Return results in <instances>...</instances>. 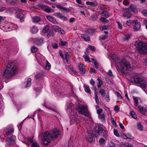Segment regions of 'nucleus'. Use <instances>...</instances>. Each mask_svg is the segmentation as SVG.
<instances>
[{
  "instance_id": "1",
  "label": "nucleus",
  "mask_w": 147,
  "mask_h": 147,
  "mask_svg": "<svg viewBox=\"0 0 147 147\" xmlns=\"http://www.w3.org/2000/svg\"><path fill=\"white\" fill-rule=\"evenodd\" d=\"M59 135V131L57 129H55L50 131H46L42 133L41 138L43 143L47 145L52 140L56 139Z\"/></svg>"
},
{
  "instance_id": "2",
  "label": "nucleus",
  "mask_w": 147,
  "mask_h": 147,
  "mask_svg": "<svg viewBox=\"0 0 147 147\" xmlns=\"http://www.w3.org/2000/svg\"><path fill=\"white\" fill-rule=\"evenodd\" d=\"M131 81L135 84L142 88L147 89V80L138 75H134L131 79Z\"/></svg>"
},
{
  "instance_id": "3",
  "label": "nucleus",
  "mask_w": 147,
  "mask_h": 147,
  "mask_svg": "<svg viewBox=\"0 0 147 147\" xmlns=\"http://www.w3.org/2000/svg\"><path fill=\"white\" fill-rule=\"evenodd\" d=\"M115 63L117 68L122 71H124L131 68L129 63L125 59H119L117 58Z\"/></svg>"
},
{
  "instance_id": "4",
  "label": "nucleus",
  "mask_w": 147,
  "mask_h": 147,
  "mask_svg": "<svg viewBox=\"0 0 147 147\" xmlns=\"http://www.w3.org/2000/svg\"><path fill=\"white\" fill-rule=\"evenodd\" d=\"M17 70L16 66L12 63H9L3 73V76L7 78H9L16 73Z\"/></svg>"
},
{
  "instance_id": "5",
  "label": "nucleus",
  "mask_w": 147,
  "mask_h": 147,
  "mask_svg": "<svg viewBox=\"0 0 147 147\" xmlns=\"http://www.w3.org/2000/svg\"><path fill=\"white\" fill-rule=\"evenodd\" d=\"M135 46L140 54H144L147 53V43H142L140 41H138L135 42Z\"/></svg>"
},
{
  "instance_id": "6",
  "label": "nucleus",
  "mask_w": 147,
  "mask_h": 147,
  "mask_svg": "<svg viewBox=\"0 0 147 147\" xmlns=\"http://www.w3.org/2000/svg\"><path fill=\"white\" fill-rule=\"evenodd\" d=\"M74 109L72 104L70 103L67 106L66 109L67 113L71 116V123L75 122L76 121V119H77L76 114L74 112Z\"/></svg>"
},
{
  "instance_id": "7",
  "label": "nucleus",
  "mask_w": 147,
  "mask_h": 147,
  "mask_svg": "<svg viewBox=\"0 0 147 147\" xmlns=\"http://www.w3.org/2000/svg\"><path fill=\"white\" fill-rule=\"evenodd\" d=\"M77 111L80 114H83L86 117H89V115L88 113L87 106L86 105L80 106L77 109Z\"/></svg>"
},
{
  "instance_id": "8",
  "label": "nucleus",
  "mask_w": 147,
  "mask_h": 147,
  "mask_svg": "<svg viewBox=\"0 0 147 147\" xmlns=\"http://www.w3.org/2000/svg\"><path fill=\"white\" fill-rule=\"evenodd\" d=\"M106 134V131L102 128H98L97 131L94 133V135L95 137H98L99 136H105Z\"/></svg>"
},
{
  "instance_id": "9",
  "label": "nucleus",
  "mask_w": 147,
  "mask_h": 147,
  "mask_svg": "<svg viewBox=\"0 0 147 147\" xmlns=\"http://www.w3.org/2000/svg\"><path fill=\"white\" fill-rule=\"evenodd\" d=\"M16 25L15 24L11 23H9L5 26H3V28H3V29L4 30H5L6 31H9L10 30H8V29L9 28L16 29Z\"/></svg>"
},
{
  "instance_id": "10",
  "label": "nucleus",
  "mask_w": 147,
  "mask_h": 147,
  "mask_svg": "<svg viewBox=\"0 0 147 147\" xmlns=\"http://www.w3.org/2000/svg\"><path fill=\"white\" fill-rule=\"evenodd\" d=\"M123 17L127 19H129L131 17V14L129 9L128 8H126L123 9Z\"/></svg>"
},
{
  "instance_id": "11",
  "label": "nucleus",
  "mask_w": 147,
  "mask_h": 147,
  "mask_svg": "<svg viewBox=\"0 0 147 147\" xmlns=\"http://www.w3.org/2000/svg\"><path fill=\"white\" fill-rule=\"evenodd\" d=\"M16 140V136H13L10 138H7L5 142L8 144H14L15 143Z\"/></svg>"
},
{
  "instance_id": "12",
  "label": "nucleus",
  "mask_w": 147,
  "mask_h": 147,
  "mask_svg": "<svg viewBox=\"0 0 147 147\" xmlns=\"http://www.w3.org/2000/svg\"><path fill=\"white\" fill-rule=\"evenodd\" d=\"M52 29L55 32H60L62 34H64L65 33V31L63 29L55 25L53 26Z\"/></svg>"
},
{
  "instance_id": "13",
  "label": "nucleus",
  "mask_w": 147,
  "mask_h": 147,
  "mask_svg": "<svg viewBox=\"0 0 147 147\" xmlns=\"http://www.w3.org/2000/svg\"><path fill=\"white\" fill-rule=\"evenodd\" d=\"M24 11L21 9H19L17 13L16 18L22 20L24 18V15L23 14Z\"/></svg>"
},
{
  "instance_id": "14",
  "label": "nucleus",
  "mask_w": 147,
  "mask_h": 147,
  "mask_svg": "<svg viewBox=\"0 0 147 147\" xmlns=\"http://www.w3.org/2000/svg\"><path fill=\"white\" fill-rule=\"evenodd\" d=\"M133 28L135 31L138 30L140 28V23L137 21H135L133 26Z\"/></svg>"
},
{
  "instance_id": "15",
  "label": "nucleus",
  "mask_w": 147,
  "mask_h": 147,
  "mask_svg": "<svg viewBox=\"0 0 147 147\" xmlns=\"http://www.w3.org/2000/svg\"><path fill=\"white\" fill-rule=\"evenodd\" d=\"M86 139L90 142H94L95 141V139L94 137L92 136L91 133L89 134L86 137Z\"/></svg>"
},
{
  "instance_id": "16",
  "label": "nucleus",
  "mask_w": 147,
  "mask_h": 147,
  "mask_svg": "<svg viewBox=\"0 0 147 147\" xmlns=\"http://www.w3.org/2000/svg\"><path fill=\"white\" fill-rule=\"evenodd\" d=\"M34 41L35 43L38 45H41L44 43L43 39L40 38L35 39Z\"/></svg>"
},
{
  "instance_id": "17",
  "label": "nucleus",
  "mask_w": 147,
  "mask_h": 147,
  "mask_svg": "<svg viewBox=\"0 0 147 147\" xmlns=\"http://www.w3.org/2000/svg\"><path fill=\"white\" fill-rule=\"evenodd\" d=\"M56 14L57 17L61 20L64 21L66 20L67 19L66 17L64 16L62 13H60L57 12Z\"/></svg>"
},
{
  "instance_id": "18",
  "label": "nucleus",
  "mask_w": 147,
  "mask_h": 147,
  "mask_svg": "<svg viewBox=\"0 0 147 147\" xmlns=\"http://www.w3.org/2000/svg\"><path fill=\"white\" fill-rule=\"evenodd\" d=\"M138 108L139 111L142 114L144 115L147 112V107L144 108L140 106H139Z\"/></svg>"
},
{
  "instance_id": "19",
  "label": "nucleus",
  "mask_w": 147,
  "mask_h": 147,
  "mask_svg": "<svg viewBox=\"0 0 147 147\" xmlns=\"http://www.w3.org/2000/svg\"><path fill=\"white\" fill-rule=\"evenodd\" d=\"M47 18L49 21L54 24H57V22L54 17L52 16H47Z\"/></svg>"
},
{
  "instance_id": "20",
  "label": "nucleus",
  "mask_w": 147,
  "mask_h": 147,
  "mask_svg": "<svg viewBox=\"0 0 147 147\" xmlns=\"http://www.w3.org/2000/svg\"><path fill=\"white\" fill-rule=\"evenodd\" d=\"M43 65L45 66V69L47 70L49 69L51 67V64L47 60L45 61Z\"/></svg>"
},
{
  "instance_id": "21",
  "label": "nucleus",
  "mask_w": 147,
  "mask_h": 147,
  "mask_svg": "<svg viewBox=\"0 0 147 147\" xmlns=\"http://www.w3.org/2000/svg\"><path fill=\"white\" fill-rule=\"evenodd\" d=\"M130 8L132 12L135 13H137V10L136 8V7L135 5L133 4L131 5L130 6Z\"/></svg>"
},
{
  "instance_id": "22",
  "label": "nucleus",
  "mask_w": 147,
  "mask_h": 147,
  "mask_svg": "<svg viewBox=\"0 0 147 147\" xmlns=\"http://www.w3.org/2000/svg\"><path fill=\"white\" fill-rule=\"evenodd\" d=\"M79 69L82 73L84 74L85 72V67L83 64H80L79 65Z\"/></svg>"
},
{
  "instance_id": "23",
  "label": "nucleus",
  "mask_w": 147,
  "mask_h": 147,
  "mask_svg": "<svg viewBox=\"0 0 147 147\" xmlns=\"http://www.w3.org/2000/svg\"><path fill=\"white\" fill-rule=\"evenodd\" d=\"M13 130L12 128H7L5 130V134L7 136H8L13 133Z\"/></svg>"
},
{
  "instance_id": "24",
  "label": "nucleus",
  "mask_w": 147,
  "mask_h": 147,
  "mask_svg": "<svg viewBox=\"0 0 147 147\" xmlns=\"http://www.w3.org/2000/svg\"><path fill=\"white\" fill-rule=\"evenodd\" d=\"M81 37L85 41L90 40V37L88 36L87 35L85 34H82L81 35Z\"/></svg>"
},
{
  "instance_id": "25",
  "label": "nucleus",
  "mask_w": 147,
  "mask_h": 147,
  "mask_svg": "<svg viewBox=\"0 0 147 147\" xmlns=\"http://www.w3.org/2000/svg\"><path fill=\"white\" fill-rule=\"evenodd\" d=\"M85 92L89 94H91V90L89 86L87 85H84V86Z\"/></svg>"
},
{
  "instance_id": "26",
  "label": "nucleus",
  "mask_w": 147,
  "mask_h": 147,
  "mask_svg": "<svg viewBox=\"0 0 147 147\" xmlns=\"http://www.w3.org/2000/svg\"><path fill=\"white\" fill-rule=\"evenodd\" d=\"M86 4L87 5H90L92 7H96L97 5V4L96 2H92L90 1H87Z\"/></svg>"
},
{
  "instance_id": "27",
  "label": "nucleus",
  "mask_w": 147,
  "mask_h": 147,
  "mask_svg": "<svg viewBox=\"0 0 147 147\" xmlns=\"http://www.w3.org/2000/svg\"><path fill=\"white\" fill-rule=\"evenodd\" d=\"M33 20L34 23H38L41 21V19L39 17L34 16L33 18Z\"/></svg>"
},
{
  "instance_id": "28",
  "label": "nucleus",
  "mask_w": 147,
  "mask_h": 147,
  "mask_svg": "<svg viewBox=\"0 0 147 147\" xmlns=\"http://www.w3.org/2000/svg\"><path fill=\"white\" fill-rule=\"evenodd\" d=\"M130 37V35L128 33H126L124 34L123 37V40H128Z\"/></svg>"
},
{
  "instance_id": "29",
  "label": "nucleus",
  "mask_w": 147,
  "mask_h": 147,
  "mask_svg": "<svg viewBox=\"0 0 147 147\" xmlns=\"http://www.w3.org/2000/svg\"><path fill=\"white\" fill-rule=\"evenodd\" d=\"M66 69H67L69 72L71 71L74 72V74L77 73L76 71L74 70L73 67H72V66L71 65H70L69 66L67 67H66Z\"/></svg>"
},
{
  "instance_id": "30",
  "label": "nucleus",
  "mask_w": 147,
  "mask_h": 147,
  "mask_svg": "<svg viewBox=\"0 0 147 147\" xmlns=\"http://www.w3.org/2000/svg\"><path fill=\"white\" fill-rule=\"evenodd\" d=\"M38 31V29L37 27L33 26L31 29V32L33 33H36Z\"/></svg>"
},
{
  "instance_id": "31",
  "label": "nucleus",
  "mask_w": 147,
  "mask_h": 147,
  "mask_svg": "<svg viewBox=\"0 0 147 147\" xmlns=\"http://www.w3.org/2000/svg\"><path fill=\"white\" fill-rule=\"evenodd\" d=\"M138 129L140 131H142L143 129V127L142 125L140 122L138 123L137 125Z\"/></svg>"
},
{
  "instance_id": "32",
  "label": "nucleus",
  "mask_w": 147,
  "mask_h": 147,
  "mask_svg": "<svg viewBox=\"0 0 147 147\" xmlns=\"http://www.w3.org/2000/svg\"><path fill=\"white\" fill-rule=\"evenodd\" d=\"M49 29V26H46L45 28L42 29V32L44 33L47 32Z\"/></svg>"
},
{
  "instance_id": "33",
  "label": "nucleus",
  "mask_w": 147,
  "mask_h": 147,
  "mask_svg": "<svg viewBox=\"0 0 147 147\" xmlns=\"http://www.w3.org/2000/svg\"><path fill=\"white\" fill-rule=\"evenodd\" d=\"M96 31V30L94 29H88L86 31V32L89 34H92L94 33Z\"/></svg>"
},
{
  "instance_id": "34",
  "label": "nucleus",
  "mask_w": 147,
  "mask_h": 147,
  "mask_svg": "<svg viewBox=\"0 0 147 147\" xmlns=\"http://www.w3.org/2000/svg\"><path fill=\"white\" fill-rule=\"evenodd\" d=\"M134 22L135 21H133L129 20L128 21H127L126 23L127 25L129 26H130L131 25L133 26V25L134 24Z\"/></svg>"
},
{
  "instance_id": "35",
  "label": "nucleus",
  "mask_w": 147,
  "mask_h": 147,
  "mask_svg": "<svg viewBox=\"0 0 147 147\" xmlns=\"http://www.w3.org/2000/svg\"><path fill=\"white\" fill-rule=\"evenodd\" d=\"M130 115L132 117L136 119L137 118L136 114L133 111H131L130 113Z\"/></svg>"
},
{
  "instance_id": "36",
  "label": "nucleus",
  "mask_w": 147,
  "mask_h": 147,
  "mask_svg": "<svg viewBox=\"0 0 147 147\" xmlns=\"http://www.w3.org/2000/svg\"><path fill=\"white\" fill-rule=\"evenodd\" d=\"M102 15L104 17L107 18L109 16V12L107 11H103L102 13Z\"/></svg>"
},
{
  "instance_id": "37",
  "label": "nucleus",
  "mask_w": 147,
  "mask_h": 147,
  "mask_svg": "<svg viewBox=\"0 0 147 147\" xmlns=\"http://www.w3.org/2000/svg\"><path fill=\"white\" fill-rule=\"evenodd\" d=\"M64 56L65 57H64V58H65V59L66 60V61L68 62L69 59V55L67 53H65Z\"/></svg>"
},
{
  "instance_id": "38",
  "label": "nucleus",
  "mask_w": 147,
  "mask_h": 147,
  "mask_svg": "<svg viewBox=\"0 0 147 147\" xmlns=\"http://www.w3.org/2000/svg\"><path fill=\"white\" fill-rule=\"evenodd\" d=\"M99 93L101 95L104 97L105 96L106 94V93L105 90L104 89H101L99 92Z\"/></svg>"
},
{
  "instance_id": "39",
  "label": "nucleus",
  "mask_w": 147,
  "mask_h": 147,
  "mask_svg": "<svg viewBox=\"0 0 147 147\" xmlns=\"http://www.w3.org/2000/svg\"><path fill=\"white\" fill-rule=\"evenodd\" d=\"M97 80L98 81V83L97 84V86L98 87L100 88L102 84V81L99 78H98Z\"/></svg>"
},
{
  "instance_id": "40",
  "label": "nucleus",
  "mask_w": 147,
  "mask_h": 147,
  "mask_svg": "<svg viewBox=\"0 0 147 147\" xmlns=\"http://www.w3.org/2000/svg\"><path fill=\"white\" fill-rule=\"evenodd\" d=\"M31 79L30 78L28 79L26 86V87H27L30 86L31 84Z\"/></svg>"
},
{
  "instance_id": "41",
  "label": "nucleus",
  "mask_w": 147,
  "mask_h": 147,
  "mask_svg": "<svg viewBox=\"0 0 147 147\" xmlns=\"http://www.w3.org/2000/svg\"><path fill=\"white\" fill-rule=\"evenodd\" d=\"M134 100V104L135 106H137L138 105V102L137 97H133Z\"/></svg>"
},
{
  "instance_id": "42",
  "label": "nucleus",
  "mask_w": 147,
  "mask_h": 147,
  "mask_svg": "<svg viewBox=\"0 0 147 147\" xmlns=\"http://www.w3.org/2000/svg\"><path fill=\"white\" fill-rule=\"evenodd\" d=\"M97 107L98 108V107H97V106L96 107V109H97ZM96 110L97 113L98 115H100V114L102 113L103 111V110L102 109H96Z\"/></svg>"
},
{
  "instance_id": "43",
  "label": "nucleus",
  "mask_w": 147,
  "mask_h": 147,
  "mask_svg": "<svg viewBox=\"0 0 147 147\" xmlns=\"http://www.w3.org/2000/svg\"><path fill=\"white\" fill-rule=\"evenodd\" d=\"M94 96L96 102L97 104H98L99 103V100L98 98V97L96 93V92H95L94 93Z\"/></svg>"
},
{
  "instance_id": "44",
  "label": "nucleus",
  "mask_w": 147,
  "mask_h": 147,
  "mask_svg": "<svg viewBox=\"0 0 147 147\" xmlns=\"http://www.w3.org/2000/svg\"><path fill=\"white\" fill-rule=\"evenodd\" d=\"M109 28V27L107 26H101L100 27V30H101L107 29Z\"/></svg>"
},
{
  "instance_id": "45",
  "label": "nucleus",
  "mask_w": 147,
  "mask_h": 147,
  "mask_svg": "<svg viewBox=\"0 0 147 147\" xmlns=\"http://www.w3.org/2000/svg\"><path fill=\"white\" fill-rule=\"evenodd\" d=\"M99 115V118L100 119H101L102 120H105V115L104 113H103V114H102L101 115L100 114V115Z\"/></svg>"
},
{
  "instance_id": "46",
  "label": "nucleus",
  "mask_w": 147,
  "mask_h": 147,
  "mask_svg": "<svg viewBox=\"0 0 147 147\" xmlns=\"http://www.w3.org/2000/svg\"><path fill=\"white\" fill-rule=\"evenodd\" d=\"M56 7L60 9H62L64 10H65L67 9L61 6L60 5H56Z\"/></svg>"
},
{
  "instance_id": "47",
  "label": "nucleus",
  "mask_w": 147,
  "mask_h": 147,
  "mask_svg": "<svg viewBox=\"0 0 147 147\" xmlns=\"http://www.w3.org/2000/svg\"><path fill=\"white\" fill-rule=\"evenodd\" d=\"M115 94L116 95L118 98L119 99H121L122 98V97L121 95L119 93L117 92H115Z\"/></svg>"
},
{
  "instance_id": "48",
  "label": "nucleus",
  "mask_w": 147,
  "mask_h": 147,
  "mask_svg": "<svg viewBox=\"0 0 147 147\" xmlns=\"http://www.w3.org/2000/svg\"><path fill=\"white\" fill-rule=\"evenodd\" d=\"M31 50L32 52H35L37 51L38 49L34 46H33L31 48Z\"/></svg>"
},
{
  "instance_id": "49",
  "label": "nucleus",
  "mask_w": 147,
  "mask_h": 147,
  "mask_svg": "<svg viewBox=\"0 0 147 147\" xmlns=\"http://www.w3.org/2000/svg\"><path fill=\"white\" fill-rule=\"evenodd\" d=\"M100 20L101 22L104 23H106L108 22V20H106L105 18L102 17L100 18Z\"/></svg>"
},
{
  "instance_id": "50",
  "label": "nucleus",
  "mask_w": 147,
  "mask_h": 147,
  "mask_svg": "<svg viewBox=\"0 0 147 147\" xmlns=\"http://www.w3.org/2000/svg\"><path fill=\"white\" fill-rule=\"evenodd\" d=\"M83 57L85 59V60L86 61H88L89 62H90V59L88 57L87 55H83Z\"/></svg>"
},
{
  "instance_id": "51",
  "label": "nucleus",
  "mask_w": 147,
  "mask_h": 147,
  "mask_svg": "<svg viewBox=\"0 0 147 147\" xmlns=\"http://www.w3.org/2000/svg\"><path fill=\"white\" fill-rule=\"evenodd\" d=\"M111 121L112 123V124L113 125V126H117V124H116V123L114 119L113 118H112L111 119Z\"/></svg>"
},
{
  "instance_id": "52",
  "label": "nucleus",
  "mask_w": 147,
  "mask_h": 147,
  "mask_svg": "<svg viewBox=\"0 0 147 147\" xmlns=\"http://www.w3.org/2000/svg\"><path fill=\"white\" fill-rule=\"evenodd\" d=\"M31 147H39L38 143L36 142H33Z\"/></svg>"
},
{
  "instance_id": "53",
  "label": "nucleus",
  "mask_w": 147,
  "mask_h": 147,
  "mask_svg": "<svg viewBox=\"0 0 147 147\" xmlns=\"http://www.w3.org/2000/svg\"><path fill=\"white\" fill-rule=\"evenodd\" d=\"M142 13L144 16L147 17V10L144 9L142 11Z\"/></svg>"
},
{
  "instance_id": "54",
  "label": "nucleus",
  "mask_w": 147,
  "mask_h": 147,
  "mask_svg": "<svg viewBox=\"0 0 147 147\" xmlns=\"http://www.w3.org/2000/svg\"><path fill=\"white\" fill-rule=\"evenodd\" d=\"M105 100L107 102H109V93H107V95L105 98Z\"/></svg>"
},
{
  "instance_id": "55",
  "label": "nucleus",
  "mask_w": 147,
  "mask_h": 147,
  "mask_svg": "<svg viewBox=\"0 0 147 147\" xmlns=\"http://www.w3.org/2000/svg\"><path fill=\"white\" fill-rule=\"evenodd\" d=\"M99 142L100 144H103L105 143V140L103 138H101L99 140Z\"/></svg>"
},
{
  "instance_id": "56",
  "label": "nucleus",
  "mask_w": 147,
  "mask_h": 147,
  "mask_svg": "<svg viewBox=\"0 0 147 147\" xmlns=\"http://www.w3.org/2000/svg\"><path fill=\"white\" fill-rule=\"evenodd\" d=\"M114 134L117 137H119V134L117 130L115 129L114 131Z\"/></svg>"
},
{
  "instance_id": "57",
  "label": "nucleus",
  "mask_w": 147,
  "mask_h": 147,
  "mask_svg": "<svg viewBox=\"0 0 147 147\" xmlns=\"http://www.w3.org/2000/svg\"><path fill=\"white\" fill-rule=\"evenodd\" d=\"M124 146L125 147H133L132 145L128 143H126L125 144Z\"/></svg>"
},
{
  "instance_id": "58",
  "label": "nucleus",
  "mask_w": 147,
  "mask_h": 147,
  "mask_svg": "<svg viewBox=\"0 0 147 147\" xmlns=\"http://www.w3.org/2000/svg\"><path fill=\"white\" fill-rule=\"evenodd\" d=\"M117 23L118 24V26L119 28L120 29H122V26L121 24L120 23V22L119 21H117Z\"/></svg>"
},
{
  "instance_id": "59",
  "label": "nucleus",
  "mask_w": 147,
  "mask_h": 147,
  "mask_svg": "<svg viewBox=\"0 0 147 147\" xmlns=\"http://www.w3.org/2000/svg\"><path fill=\"white\" fill-rule=\"evenodd\" d=\"M94 64L95 66V67L96 69H97L98 68V64L96 61H94Z\"/></svg>"
},
{
  "instance_id": "60",
  "label": "nucleus",
  "mask_w": 147,
  "mask_h": 147,
  "mask_svg": "<svg viewBox=\"0 0 147 147\" xmlns=\"http://www.w3.org/2000/svg\"><path fill=\"white\" fill-rule=\"evenodd\" d=\"M52 46L53 48H54V49H56L58 47L57 44L56 43L53 44L52 45Z\"/></svg>"
},
{
  "instance_id": "61",
  "label": "nucleus",
  "mask_w": 147,
  "mask_h": 147,
  "mask_svg": "<svg viewBox=\"0 0 147 147\" xmlns=\"http://www.w3.org/2000/svg\"><path fill=\"white\" fill-rule=\"evenodd\" d=\"M5 18V17L0 16V24L4 21Z\"/></svg>"
},
{
  "instance_id": "62",
  "label": "nucleus",
  "mask_w": 147,
  "mask_h": 147,
  "mask_svg": "<svg viewBox=\"0 0 147 147\" xmlns=\"http://www.w3.org/2000/svg\"><path fill=\"white\" fill-rule=\"evenodd\" d=\"M6 9V7L0 6V12L3 11Z\"/></svg>"
},
{
  "instance_id": "63",
  "label": "nucleus",
  "mask_w": 147,
  "mask_h": 147,
  "mask_svg": "<svg viewBox=\"0 0 147 147\" xmlns=\"http://www.w3.org/2000/svg\"><path fill=\"white\" fill-rule=\"evenodd\" d=\"M90 84L92 86H94L95 85V82L92 79H91L90 80Z\"/></svg>"
},
{
  "instance_id": "64",
  "label": "nucleus",
  "mask_w": 147,
  "mask_h": 147,
  "mask_svg": "<svg viewBox=\"0 0 147 147\" xmlns=\"http://www.w3.org/2000/svg\"><path fill=\"white\" fill-rule=\"evenodd\" d=\"M67 43L66 41H62L61 42V45L62 46L65 45Z\"/></svg>"
}]
</instances>
